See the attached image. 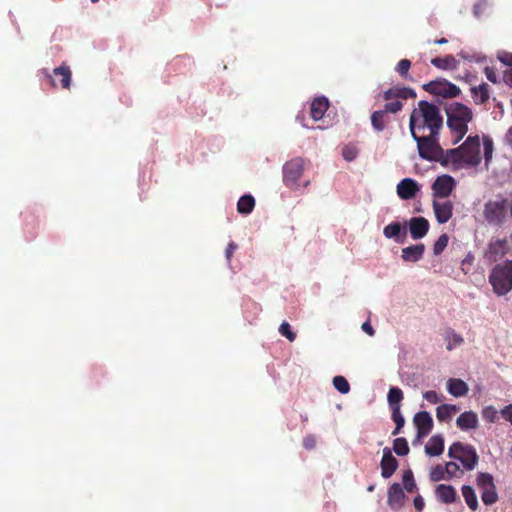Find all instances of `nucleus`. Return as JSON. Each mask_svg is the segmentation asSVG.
<instances>
[{
  "instance_id": "2f4dec72",
  "label": "nucleus",
  "mask_w": 512,
  "mask_h": 512,
  "mask_svg": "<svg viewBox=\"0 0 512 512\" xmlns=\"http://www.w3.org/2000/svg\"><path fill=\"white\" fill-rule=\"evenodd\" d=\"M403 399V392L398 387H391L388 391L387 401L389 407L394 409L395 407H400V402Z\"/></svg>"
},
{
  "instance_id": "393cba45",
  "label": "nucleus",
  "mask_w": 512,
  "mask_h": 512,
  "mask_svg": "<svg viewBox=\"0 0 512 512\" xmlns=\"http://www.w3.org/2000/svg\"><path fill=\"white\" fill-rule=\"evenodd\" d=\"M471 95L475 104H485L490 97L488 84L482 83L478 86L471 87Z\"/></svg>"
},
{
  "instance_id": "338daca9",
  "label": "nucleus",
  "mask_w": 512,
  "mask_h": 512,
  "mask_svg": "<svg viewBox=\"0 0 512 512\" xmlns=\"http://www.w3.org/2000/svg\"><path fill=\"white\" fill-rule=\"evenodd\" d=\"M93 3L97 2L98 0H91Z\"/></svg>"
},
{
  "instance_id": "49530a36",
  "label": "nucleus",
  "mask_w": 512,
  "mask_h": 512,
  "mask_svg": "<svg viewBox=\"0 0 512 512\" xmlns=\"http://www.w3.org/2000/svg\"><path fill=\"white\" fill-rule=\"evenodd\" d=\"M445 473L448 476L447 478H452L457 475V472L459 471V466L455 462H448L444 466Z\"/></svg>"
},
{
  "instance_id": "0e129e2a",
  "label": "nucleus",
  "mask_w": 512,
  "mask_h": 512,
  "mask_svg": "<svg viewBox=\"0 0 512 512\" xmlns=\"http://www.w3.org/2000/svg\"><path fill=\"white\" fill-rule=\"evenodd\" d=\"M391 96V90L385 92V99H389Z\"/></svg>"
},
{
  "instance_id": "a19ab883",
  "label": "nucleus",
  "mask_w": 512,
  "mask_h": 512,
  "mask_svg": "<svg viewBox=\"0 0 512 512\" xmlns=\"http://www.w3.org/2000/svg\"><path fill=\"white\" fill-rule=\"evenodd\" d=\"M458 57H460L463 60L470 61V62H481V61L485 60V56H483L480 53H469L466 51H460L458 53Z\"/></svg>"
},
{
  "instance_id": "f257e3e1",
  "label": "nucleus",
  "mask_w": 512,
  "mask_h": 512,
  "mask_svg": "<svg viewBox=\"0 0 512 512\" xmlns=\"http://www.w3.org/2000/svg\"><path fill=\"white\" fill-rule=\"evenodd\" d=\"M442 125L439 108L427 101H419L410 115L409 128L421 158L429 160L441 155L438 133Z\"/></svg>"
},
{
  "instance_id": "37998d69",
  "label": "nucleus",
  "mask_w": 512,
  "mask_h": 512,
  "mask_svg": "<svg viewBox=\"0 0 512 512\" xmlns=\"http://www.w3.org/2000/svg\"><path fill=\"white\" fill-rule=\"evenodd\" d=\"M279 332L282 336H285L289 341H294L296 338L295 333L291 331L290 325L287 322H283L279 327Z\"/></svg>"
},
{
  "instance_id": "ddd939ff",
  "label": "nucleus",
  "mask_w": 512,
  "mask_h": 512,
  "mask_svg": "<svg viewBox=\"0 0 512 512\" xmlns=\"http://www.w3.org/2000/svg\"><path fill=\"white\" fill-rule=\"evenodd\" d=\"M383 235L385 238L394 240L398 244L404 243L407 236L406 221L403 223L392 222L386 225L383 229Z\"/></svg>"
},
{
  "instance_id": "de8ad7c7",
  "label": "nucleus",
  "mask_w": 512,
  "mask_h": 512,
  "mask_svg": "<svg viewBox=\"0 0 512 512\" xmlns=\"http://www.w3.org/2000/svg\"><path fill=\"white\" fill-rule=\"evenodd\" d=\"M411 66V62L407 59H402L399 61V63L397 64V67H396V71L404 76L408 73V70Z\"/></svg>"
},
{
  "instance_id": "e433bc0d",
  "label": "nucleus",
  "mask_w": 512,
  "mask_h": 512,
  "mask_svg": "<svg viewBox=\"0 0 512 512\" xmlns=\"http://www.w3.org/2000/svg\"><path fill=\"white\" fill-rule=\"evenodd\" d=\"M449 238L446 234H442L434 243L433 253L440 255L448 245Z\"/></svg>"
},
{
  "instance_id": "c9c22d12",
  "label": "nucleus",
  "mask_w": 512,
  "mask_h": 512,
  "mask_svg": "<svg viewBox=\"0 0 512 512\" xmlns=\"http://www.w3.org/2000/svg\"><path fill=\"white\" fill-rule=\"evenodd\" d=\"M333 385L336 390H338L342 394H346L350 390V385L345 377L343 376H335L333 378Z\"/></svg>"
},
{
  "instance_id": "a18cd8bd",
  "label": "nucleus",
  "mask_w": 512,
  "mask_h": 512,
  "mask_svg": "<svg viewBox=\"0 0 512 512\" xmlns=\"http://www.w3.org/2000/svg\"><path fill=\"white\" fill-rule=\"evenodd\" d=\"M392 411V419L398 427H403L405 424V419L401 414L400 407H395L391 409Z\"/></svg>"
},
{
  "instance_id": "5701e85b",
  "label": "nucleus",
  "mask_w": 512,
  "mask_h": 512,
  "mask_svg": "<svg viewBox=\"0 0 512 512\" xmlns=\"http://www.w3.org/2000/svg\"><path fill=\"white\" fill-rule=\"evenodd\" d=\"M444 451V439L441 435L432 436L425 445V453L429 456H439Z\"/></svg>"
},
{
  "instance_id": "7c9ffc66",
  "label": "nucleus",
  "mask_w": 512,
  "mask_h": 512,
  "mask_svg": "<svg viewBox=\"0 0 512 512\" xmlns=\"http://www.w3.org/2000/svg\"><path fill=\"white\" fill-rule=\"evenodd\" d=\"M55 76L60 77V83L63 88H69L71 83V71L66 65H62L53 70Z\"/></svg>"
},
{
  "instance_id": "680f3d73",
  "label": "nucleus",
  "mask_w": 512,
  "mask_h": 512,
  "mask_svg": "<svg viewBox=\"0 0 512 512\" xmlns=\"http://www.w3.org/2000/svg\"><path fill=\"white\" fill-rule=\"evenodd\" d=\"M435 43L439 44V45H442V44L447 43V39L441 38V39L436 40Z\"/></svg>"
},
{
  "instance_id": "6e6552de",
  "label": "nucleus",
  "mask_w": 512,
  "mask_h": 512,
  "mask_svg": "<svg viewBox=\"0 0 512 512\" xmlns=\"http://www.w3.org/2000/svg\"><path fill=\"white\" fill-rule=\"evenodd\" d=\"M305 161L301 157H296L286 162L283 166L284 183L291 187L295 185L304 172Z\"/></svg>"
},
{
  "instance_id": "f03ea898",
  "label": "nucleus",
  "mask_w": 512,
  "mask_h": 512,
  "mask_svg": "<svg viewBox=\"0 0 512 512\" xmlns=\"http://www.w3.org/2000/svg\"><path fill=\"white\" fill-rule=\"evenodd\" d=\"M429 160L450 166L452 170L476 168L482 161L480 137L468 136L459 147L454 149L441 148V155Z\"/></svg>"
},
{
  "instance_id": "1a4fd4ad",
  "label": "nucleus",
  "mask_w": 512,
  "mask_h": 512,
  "mask_svg": "<svg viewBox=\"0 0 512 512\" xmlns=\"http://www.w3.org/2000/svg\"><path fill=\"white\" fill-rule=\"evenodd\" d=\"M424 90L445 98L456 97L460 94L461 90L455 84L447 80H435L431 81L423 86Z\"/></svg>"
},
{
  "instance_id": "c03bdc74",
  "label": "nucleus",
  "mask_w": 512,
  "mask_h": 512,
  "mask_svg": "<svg viewBox=\"0 0 512 512\" xmlns=\"http://www.w3.org/2000/svg\"><path fill=\"white\" fill-rule=\"evenodd\" d=\"M423 398L432 404H437L442 401L443 396L438 394L437 392L431 390V391H426L423 394Z\"/></svg>"
},
{
  "instance_id": "bf43d9fd",
  "label": "nucleus",
  "mask_w": 512,
  "mask_h": 512,
  "mask_svg": "<svg viewBox=\"0 0 512 512\" xmlns=\"http://www.w3.org/2000/svg\"><path fill=\"white\" fill-rule=\"evenodd\" d=\"M505 81L512 86V69L509 73L505 75Z\"/></svg>"
},
{
  "instance_id": "f8f14e48",
  "label": "nucleus",
  "mask_w": 512,
  "mask_h": 512,
  "mask_svg": "<svg viewBox=\"0 0 512 512\" xmlns=\"http://www.w3.org/2000/svg\"><path fill=\"white\" fill-rule=\"evenodd\" d=\"M433 211L438 223H447L453 215V204L447 199H435L433 201Z\"/></svg>"
},
{
  "instance_id": "052dcab7",
  "label": "nucleus",
  "mask_w": 512,
  "mask_h": 512,
  "mask_svg": "<svg viewBox=\"0 0 512 512\" xmlns=\"http://www.w3.org/2000/svg\"><path fill=\"white\" fill-rule=\"evenodd\" d=\"M480 7H481V0H479V2L474 7V13L477 17L480 15Z\"/></svg>"
},
{
  "instance_id": "69168bd1",
  "label": "nucleus",
  "mask_w": 512,
  "mask_h": 512,
  "mask_svg": "<svg viewBox=\"0 0 512 512\" xmlns=\"http://www.w3.org/2000/svg\"><path fill=\"white\" fill-rule=\"evenodd\" d=\"M374 487L373 486H369L368 487V491H373Z\"/></svg>"
},
{
  "instance_id": "c85d7f7f",
  "label": "nucleus",
  "mask_w": 512,
  "mask_h": 512,
  "mask_svg": "<svg viewBox=\"0 0 512 512\" xmlns=\"http://www.w3.org/2000/svg\"><path fill=\"white\" fill-rule=\"evenodd\" d=\"M443 337L446 342V348L449 351L460 346L464 342L463 337L450 328L444 332Z\"/></svg>"
},
{
  "instance_id": "c756f323",
  "label": "nucleus",
  "mask_w": 512,
  "mask_h": 512,
  "mask_svg": "<svg viewBox=\"0 0 512 512\" xmlns=\"http://www.w3.org/2000/svg\"><path fill=\"white\" fill-rule=\"evenodd\" d=\"M255 207V199L252 195H243L240 197L237 203V211L240 214L248 215L250 214Z\"/></svg>"
},
{
  "instance_id": "9b49d317",
  "label": "nucleus",
  "mask_w": 512,
  "mask_h": 512,
  "mask_svg": "<svg viewBox=\"0 0 512 512\" xmlns=\"http://www.w3.org/2000/svg\"><path fill=\"white\" fill-rule=\"evenodd\" d=\"M456 186V181L450 175L438 176L432 184L433 196L438 199H447Z\"/></svg>"
},
{
  "instance_id": "09e8293b",
  "label": "nucleus",
  "mask_w": 512,
  "mask_h": 512,
  "mask_svg": "<svg viewBox=\"0 0 512 512\" xmlns=\"http://www.w3.org/2000/svg\"><path fill=\"white\" fill-rule=\"evenodd\" d=\"M401 108H402V102H400V101H393V102L387 103L385 105V109L383 111H385V113L386 112L396 113Z\"/></svg>"
},
{
  "instance_id": "4d7b16f0",
  "label": "nucleus",
  "mask_w": 512,
  "mask_h": 512,
  "mask_svg": "<svg viewBox=\"0 0 512 512\" xmlns=\"http://www.w3.org/2000/svg\"><path fill=\"white\" fill-rule=\"evenodd\" d=\"M506 200L508 217L510 216L512 218V194H510L509 197L506 198Z\"/></svg>"
},
{
  "instance_id": "e2e57ef3",
  "label": "nucleus",
  "mask_w": 512,
  "mask_h": 512,
  "mask_svg": "<svg viewBox=\"0 0 512 512\" xmlns=\"http://www.w3.org/2000/svg\"><path fill=\"white\" fill-rule=\"evenodd\" d=\"M402 428H403V427H398V426L396 425V427H395V429L393 430L392 434H393V435H397V434H399V433H400V430H401Z\"/></svg>"
},
{
  "instance_id": "603ef678",
  "label": "nucleus",
  "mask_w": 512,
  "mask_h": 512,
  "mask_svg": "<svg viewBox=\"0 0 512 512\" xmlns=\"http://www.w3.org/2000/svg\"><path fill=\"white\" fill-rule=\"evenodd\" d=\"M238 248L237 244L234 243V242H230L226 248V251H225V257H226V260L228 262H230L231 260V257L234 253V251Z\"/></svg>"
},
{
  "instance_id": "423d86ee",
  "label": "nucleus",
  "mask_w": 512,
  "mask_h": 512,
  "mask_svg": "<svg viewBox=\"0 0 512 512\" xmlns=\"http://www.w3.org/2000/svg\"><path fill=\"white\" fill-rule=\"evenodd\" d=\"M448 456L460 461L468 471L474 470L479 462L476 449L472 445H465L460 442H455L449 447Z\"/></svg>"
},
{
  "instance_id": "cd10ccee",
  "label": "nucleus",
  "mask_w": 512,
  "mask_h": 512,
  "mask_svg": "<svg viewBox=\"0 0 512 512\" xmlns=\"http://www.w3.org/2000/svg\"><path fill=\"white\" fill-rule=\"evenodd\" d=\"M461 491L467 506L472 511H476L479 507V504L474 488L470 485H463Z\"/></svg>"
},
{
  "instance_id": "20e7f679",
  "label": "nucleus",
  "mask_w": 512,
  "mask_h": 512,
  "mask_svg": "<svg viewBox=\"0 0 512 512\" xmlns=\"http://www.w3.org/2000/svg\"><path fill=\"white\" fill-rule=\"evenodd\" d=\"M489 283L498 296H504L512 290V259L497 264L491 270Z\"/></svg>"
},
{
  "instance_id": "b1692460",
  "label": "nucleus",
  "mask_w": 512,
  "mask_h": 512,
  "mask_svg": "<svg viewBox=\"0 0 512 512\" xmlns=\"http://www.w3.org/2000/svg\"><path fill=\"white\" fill-rule=\"evenodd\" d=\"M447 390L454 397H462L468 393V385L461 379L451 378L447 381Z\"/></svg>"
},
{
  "instance_id": "2eb2a0df",
  "label": "nucleus",
  "mask_w": 512,
  "mask_h": 512,
  "mask_svg": "<svg viewBox=\"0 0 512 512\" xmlns=\"http://www.w3.org/2000/svg\"><path fill=\"white\" fill-rule=\"evenodd\" d=\"M406 224L413 240L422 239L428 233L429 222L424 217H412Z\"/></svg>"
},
{
  "instance_id": "3c124183",
  "label": "nucleus",
  "mask_w": 512,
  "mask_h": 512,
  "mask_svg": "<svg viewBox=\"0 0 512 512\" xmlns=\"http://www.w3.org/2000/svg\"><path fill=\"white\" fill-rule=\"evenodd\" d=\"M501 415L506 421L510 422V424L512 425V404L505 406L501 410Z\"/></svg>"
},
{
  "instance_id": "bb28decb",
  "label": "nucleus",
  "mask_w": 512,
  "mask_h": 512,
  "mask_svg": "<svg viewBox=\"0 0 512 512\" xmlns=\"http://www.w3.org/2000/svg\"><path fill=\"white\" fill-rule=\"evenodd\" d=\"M431 64L436 68L443 70H455L457 69L459 62L452 55L445 57H436L431 60Z\"/></svg>"
},
{
  "instance_id": "412c9836",
  "label": "nucleus",
  "mask_w": 512,
  "mask_h": 512,
  "mask_svg": "<svg viewBox=\"0 0 512 512\" xmlns=\"http://www.w3.org/2000/svg\"><path fill=\"white\" fill-rule=\"evenodd\" d=\"M436 497L444 504L454 503L457 499V493L453 486L439 484L435 489Z\"/></svg>"
},
{
  "instance_id": "9d476101",
  "label": "nucleus",
  "mask_w": 512,
  "mask_h": 512,
  "mask_svg": "<svg viewBox=\"0 0 512 512\" xmlns=\"http://www.w3.org/2000/svg\"><path fill=\"white\" fill-rule=\"evenodd\" d=\"M510 244L507 239L491 240L484 253L485 259L490 262H497L509 253Z\"/></svg>"
},
{
  "instance_id": "a878e982",
  "label": "nucleus",
  "mask_w": 512,
  "mask_h": 512,
  "mask_svg": "<svg viewBox=\"0 0 512 512\" xmlns=\"http://www.w3.org/2000/svg\"><path fill=\"white\" fill-rule=\"evenodd\" d=\"M458 411L459 408L456 405L442 404L436 409V418L440 422H449Z\"/></svg>"
},
{
  "instance_id": "6ab92c4d",
  "label": "nucleus",
  "mask_w": 512,
  "mask_h": 512,
  "mask_svg": "<svg viewBox=\"0 0 512 512\" xmlns=\"http://www.w3.org/2000/svg\"><path fill=\"white\" fill-rule=\"evenodd\" d=\"M478 416L473 411H465L461 413L456 419V425L461 430L476 429L478 427Z\"/></svg>"
},
{
  "instance_id": "13d9d810",
  "label": "nucleus",
  "mask_w": 512,
  "mask_h": 512,
  "mask_svg": "<svg viewBox=\"0 0 512 512\" xmlns=\"http://www.w3.org/2000/svg\"><path fill=\"white\" fill-rule=\"evenodd\" d=\"M506 141L510 146H512V126L507 131Z\"/></svg>"
},
{
  "instance_id": "ea45409f",
  "label": "nucleus",
  "mask_w": 512,
  "mask_h": 512,
  "mask_svg": "<svg viewBox=\"0 0 512 512\" xmlns=\"http://www.w3.org/2000/svg\"><path fill=\"white\" fill-rule=\"evenodd\" d=\"M403 485L407 492H412L416 488L413 473L407 470L403 474Z\"/></svg>"
},
{
  "instance_id": "0eeeda50",
  "label": "nucleus",
  "mask_w": 512,
  "mask_h": 512,
  "mask_svg": "<svg viewBox=\"0 0 512 512\" xmlns=\"http://www.w3.org/2000/svg\"><path fill=\"white\" fill-rule=\"evenodd\" d=\"M475 483L481 492V500L485 505L491 506L498 501L499 497L494 478L490 473H477Z\"/></svg>"
},
{
  "instance_id": "aec40b11",
  "label": "nucleus",
  "mask_w": 512,
  "mask_h": 512,
  "mask_svg": "<svg viewBox=\"0 0 512 512\" xmlns=\"http://www.w3.org/2000/svg\"><path fill=\"white\" fill-rule=\"evenodd\" d=\"M405 494L398 483H393L388 490V505L392 509H399L404 501Z\"/></svg>"
},
{
  "instance_id": "58836bf2",
  "label": "nucleus",
  "mask_w": 512,
  "mask_h": 512,
  "mask_svg": "<svg viewBox=\"0 0 512 512\" xmlns=\"http://www.w3.org/2000/svg\"><path fill=\"white\" fill-rule=\"evenodd\" d=\"M482 417L488 422H495L498 418V411L493 406H486L482 410Z\"/></svg>"
},
{
  "instance_id": "4c0bfd02",
  "label": "nucleus",
  "mask_w": 512,
  "mask_h": 512,
  "mask_svg": "<svg viewBox=\"0 0 512 512\" xmlns=\"http://www.w3.org/2000/svg\"><path fill=\"white\" fill-rule=\"evenodd\" d=\"M359 150L355 145H346L342 150V156L346 161H353L358 156Z\"/></svg>"
},
{
  "instance_id": "f3484780",
  "label": "nucleus",
  "mask_w": 512,
  "mask_h": 512,
  "mask_svg": "<svg viewBox=\"0 0 512 512\" xmlns=\"http://www.w3.org/2000/svg\"><path fill=\"white\" fill-rule=\"evenodd\" d=\"M381 475L383 478H390L398 467L396 458L392 455L391 450L386 447L383 449V457L380 463Z\"/></svg>"
},
{
  "instance_id": "4468645a",
  "label": "nucleus",
  "mask_w": 512,
  "mask_h": 512,
  "mask_svg": "<svg viewBox=\"0 0 512 512\" xmlns=\"http://www.w3.org/2000/svg\"><path fill=\"white\" fill-rule=\"evenodd\" d=\"M420 191V185L412 178H404L397 184V195L402 200H409Z\"/></svg>"
},
{
  "instance_id": "dca6fc26",
  "label": "nucleus",
  "mask_w": 512,
  "mask_h": 512,
  "mask_svg": "<svg viewBox=\"0 0 512 512\" xmlns=\"http://www.w3.org/2000/svg\"><path fill=\"white\" fill-rule=\"evenodd\" d=\"M414 425L417 428V436L419 438L427 436L433 427V419L429 412L421 411L414 415Z\"/></svg>"
},
{
  "instance_id": "79ce46f5",
  "label": "nucleus",
  "mask_w": 512,
  "mask_h": 512,
  "mask_svg": "<svg viewBox=\"0 0 512 512\" xmlns=\"http://www.w3.org/2000/svg\"><path fill=\"white\" fill-rule=\"evenodd\" d=\"M430 479L434 482L446 479L445 469L441 465H437L430 472Z\"/></svg>"
},
{
  "instance_id": "f704fd0d",
  "label": "nucleus",
  "mask_w": 512,
  "mask_h": 512,
  "mask_svg": "<svg viewBox=\"0 0 512 512\" xmlns=\"http://www.w3.org/2000/svg\"><path fill=\"white\" fill-rule=\"evenodd\" d=\"M393 450L399 456H405L409 453V446L405 438H396L393 443Z\"/></svg>"
},
{
  "instance_id": "a211bd4d",
  "label": "nucleus",
  "mask_w": 512,
  "mask_h": 512,
  "mask_svg": "<svg viewBox=\"0 0 512 512\" xmlns=\"http://www.w3.org/2000/svg\"><path fill=\"white\" fill-rule=\"evenodd\" d=\"M424 252V244L410 245L401 250V258L404 262L417 263L423 258Z\"/></svg>"
},
{
  "instance_id": "473e14b6",
  "label": "nucleus",
  "mask_w": 512,
  "mask_h": 512,
  "mask_svg": "<svg viewBox=\"0 0 512 512\" xmlns=\"http://www.w3.org/2000/svg\"><path fill=\"white\" fill-rule=\"evenodd\" d=\"M482 142H483L485 166H486V168H488V165H489L490 161L492 160L494 145H493L492 139L488 136H483Z\"/></svg>"
},
{
  "instance_id": "72a5a7b5",
  "label": "nucleus",
  "mask_w": 512,
  "mask_h": 512,
  "mask_svg": "<svg viewBox=\"0 0 512 512\" xmlns=\"http://www.w3.org/2000/svg\"><path fill=\"white\" fill-rule=\"evenodd\" d=\"M384 117H385V111H381V110L374 111L371 115L372 126L378 132L383 131L385 128Z\"/></svg>"
},
{
  "instance_id": "864d4df0",
  "label": "nucleus",
  "mask_w": 512,
  "mask_h": 512,
  "mask_svg": "<svg viewBox=\"0 0 512 512\" xmlns=\"http://www.w3.org/2000/svg\"><path fill=\"white\" fill-rule=\"evenodd\" d=\"M303 445L306 449H313L316 445V440H315L314 436H312V435L306 436L303 440Z\"/></svg>"
},
{
  "instance_id": "6e6d98bb",
  "label": "nucleus",
  "mask_w": 512,
  "mask_h": 512,
  "mask_svg": "<svg viewBox=\"0 0 512 512\" xmlns=\"http://www.w3.org/2000/svg\"><path fill=\"white\" fill-rule=\"evenodd\" d=\"M413 502H414V507L416 510H418V511L423 510L425 503H424V499L420 495L416 496L414 498Z\"/></svg>"
},
{
  "instance_id": "8fccbe9b",
  "label": "nucleus",
  "mask_w": 512,
  "mask_h": 512,
  "mask_svg": "<svg viewBox=\"0 0 512 512\" xmlns=\"http://www.w3.org/2000/svg\"><path fill=\"white\" fill-rule=\"evenodd\" d=\"M484 72H485V75H486L487 79L490 82H492L494 84L498 83V76H497V74H496V72L494 71L493 68L485 67Z\"/></svg>"
},
{
  "instance_id": "5fc2aeb1",
  "label": "nucleus",
  "mask_w": 512,
  "mask_h": 512,
  "mask_svg": "<svg viewBox=\"0 0 512 512\" xmlns=\"http://www.w3.org/2000/svg\"><path fill=\"white\" fill-rule=\"evenodd\" d=\"M361 329L366 333L368 334L369 336H374L375 334V330L374 328L372 327V325L370 324L369 321H365L362 326H361Z\"/></svg>"
},
{
  "instance_id": "4be33fe9",
  "label": "nucleus",
  "mask_w": 512,
  "mask_h": 512,
  "mask_svg": "<svg viewBox=\"0 0 512 512\" xmlns=\"http://www.w3.org/2000/svg\"><path fill=\"white\" fill-rule=\"evenodd\" d=\"M329 107V101L326 97L321 96L315 98L310 107V115L313 120L318 121L323 118L325 112Z\"/></svg>"
},
{
  "instance_id": "7ed1b4c3",
  "label": "nucleus",
  "mask_w": 512,
  "mask_h": 512,
  "mask_svg": "<svg viewBox=\"0 0 512 512\" xmlns=\"http://www.w3.org/2000/svg\"><path fill=\"white\" fill-rule=\"evenodd\" d=\"M447 125L453 133V143L456 144L468 132V123L473 119L470 107L460 102H451L446 106Z\"/></svg>"
},
{
  "instance_id": "39448f33",
  "label": "nucleus",
  "mask_w": 512,
  "mask_h": 512,
  "mask_svg": "<svg viewBox=\"0 0 512 512\" xmlns=\"http://www.w3.org/2000/svg\"><path fill=\"white\" fill-rule=\"evenodd\" d=\"M483 217L485 221L495 227H502L507 222V200L502 196H497L484 204Z\"/></svg>"
}]
</instances>
